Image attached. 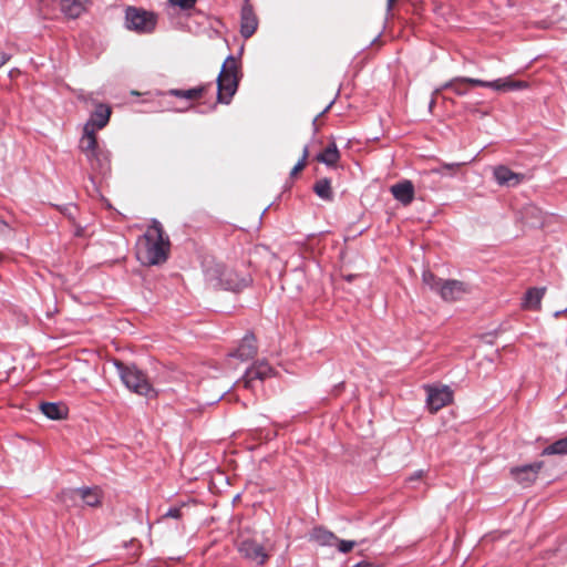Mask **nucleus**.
Returning a JSON list of instances; mask_svg holds the SVG:
<instances>
[{"instance_id":"obj_17","label":"nucleus","mask_w":567,"mask_h":567,"mask_svg":"<svg viewBox=\"0 0 567 567\" xmlns=\"http://www.w3.org/2000/svg\"><path fill=\"white\" fill-rule=\"evenodd\" d=\"M415 190L411 181H402L392 185V196L403 206L410 205L414 199Z\"/></svg>"},{"instance_id":"obj_34","label":"nucleus","mask_w":567,"mask_h":567,"mask_svg":"<svg viewBox=\"0 0 567 567\" xmlns=\"http://www.w3.org/2000/svg\"><path fill=\"white\" fill-rule=\"evenodd\" d=\"M334 546L339 549L340 553L347 554L353 549L355 546V542L353 540H343L337 537V542Z\"/></svg>"},{"instance_id":"obj_8","label":"nucleus","mask_w":567,"mask_h":567,"mask_svg":"<svg viewBox=\"0 0 567 567\" xmlns=\"http://www.w3.org/2000/svg\"><path fill=\"white\" fill-rule=\"evenodd\" d=\"M426 391V402L431 413H436L453 401V392L447 385L441 388L427 386Z\"/></svg>"},{"instance_id":"obj_29","label":"nucleus","mask_w":567,"mask_h":567,"mask_svg":"<svg viewBox=\"0 0 567 567\" xmlns=\"http://www.w3.org/2000/svg\"><path fill=\"white\" fill-rule=\"evenodd\" d=\"M166 92H158L157 96L159 97L158 103L162 107V111H168V112H185L188 111L192 107V104L185 105V106H176L168 97L171 95H166L165 99L162 96V94H165Z\"/></svg>"},{"instance_id":"obj_10","label":"nucleus","mask_w":567,"mask_h":567,"mask_svg":"<svg viewBox=\"0 0 567 567\" xmlns=\"http://www.w3.org/2000/svg\"><path fill=\"white\" fill-rule=\"evenodd\" d=\"M258 352L257 340L252 332H247L241 339L239 346L231 352L229 357L237 358L240 361L254 359Z\"/></svg>"},{"instance_id":"obj_2","label":"nucleus","mask_w":567,"mask_h":567,"mask_svg":"<svg viewBox=\"0 0 567 567\" xmlns=\"http://www.w3.org/2000/svg\"><path fill=\"white\" fill-rule=\"evenodd\" d=\"M243 76L240 64L237 59L229 54L220 69L217 76V102L229 104L233 96L238 90L240 79Z\"/></svg>"},{"instance_id":"obj_30","label":"nucleus","mask_w":567,"mask_h":567,"mask_svg":"<svg viewBox=\"0 0 567 567\" xmlns=\"http://www.w3.org/2000/svg\"><path fill=\"white\" fill-rule=\"evenodd\" d=\"M59 498L65 506H74L80 498V488L64 489L59 494Z\"/></svg>"},{"instance_id":"obj_22","label":"nucleus","mask_w":567,"mask_h":567,"mask_svg":"<svg viewBox=\"0 0 567 567\" xmlns=\"http://www.w3.org/2000/svg\"><path fill=\"white\" fill-rule=\"evenodd\" d=\"M40 410L51 420H63L68 414V409L63 404L55 402H42Z\"/></svg>"},{"instance_id":"obj_32","label":"nucleus","mask_w":567,"mask_h":567,"mask_svg":"<svg viewBox=\"0 0 567 567\" xmlns=\"http://www.w3.org/2000/svg\"><path fill=\"white\" fill-rule=\"evenodd\" d=\"M465 163H441L440 166L433 168V172L440 175L453 176Z\"/></svg>"},{"instance_id":"obj_21","label":"nucleus","mask_w":567,"mask_h":567,"mask_svg":"<svg viewBox=\"0 0 567 567\" xmlns=\"http://www.w3.org/2000/svg\"><path fill=\"white\" fill-rule=\"evenodd\" d=\"M90 0H60L61 11L69 18L76 19L85 10Z\"/></svg>"},{"instance_id":"obj_24","label":"nucleus","mask_w":567,"mask_h":567,"mask_svg":"<svg viewBox=\"0 0 567 567\" xmlns=\"http://www.w3.org/2000/svg\"><path fill=\"white\" fill-rule=\"evenodd\" d=\"M316 159L327 166H336L340 159V152L337 144L334 142L329 143L322 152L317 154Z\"/></svg>"},{"instance_id":"obj_33","label":"nucleus","mask_w":567,"mask_h":567,"mask_svg":"<svg viewBox=\"0 0 567 567\" xmlns=\"http://www.w3.org/2000/svg\"><path fill=\"white\" fill-rule=\"evenodd\" d=\"M308 157L309 146L306 145L302 150L301 158L298 161V163L292 167L290 172V177H295L299 172H301L306 167Z\"/></svg>"},{"instance_id":"obj_13","label":"nucleus","mask_w":567,"mask_h":567,"mask_svg":"<svg viewBox=\"0 0 567 567\" xmlns=\"http://www.w3.org/2000/svg\"><path fill=\"white\" fill-rule=\"evenodd\" d=\"M111 107L106 104L100 103L91 114L89 121L85 123L84 128L87 130H101L107 125L111 116Z\"/></svg>"},{"instance_id":"obj_41","label":"nucleus","mask_w":567,"mask_h":567,"mask_svg":"<svg viewBox=\"0 0 567 567\" xmlns=\"http://www.w3.org/2000/svg\"><path fill=\"white\" fill-rule=\"evenodd\" d=\"M421 478V474H417L416 476H412L410 477V481H413V480H420Z\"/></svg>"},{"instance_id":"obj_6","label":"nucleus","mask_w":567,"mask_h":567,"mask_svg":"<svg viewBox=\"0 0 567 567\" xmlns=\"http://www.w3.org/2000/svg\"><path fill=\"white\" fill-rule=\"evenodd\" d=\"M274 369L266 361H257L248 368L243 378L237 382L247 390H256L257 383H262L264 380L272 375Z\"/></svg>"},{"instance_id":"obj_42","label":"nucleus","mask_w":567,"mask_h":567,"mask_svg":"<svg viewBox=\"0 0 567 567\" xmlns=\"http://www.w3.org/2000/svg\"><path fill=\"white\" fill-rule=\"evenodd\" d=\"M395 0H392V3L394 2Z\"/></svg>"},{"instance_id":"obj_31","label":"nucleus","mask_w":567,"mask_h":567,"mask_svg":"<svg viewBox=\"0 0 567 567\" xmlns=\"http://www.w3.org/2000/svg\"><path fill=\"white\" fill-rule=\"evenodd\" d=\"M423 284L429 287L432 291L439 292L440 286L443 284V280L437 278L432 271L425 270L422 275Z\"/></svg>"},{"instance_id":"obj_11","label":"nucleus","mask_w":567,"mask_h":567,"mask_svg":"<svg viewBox=\"0 0 567 567\" xmlns=\"http://www.w3.org/2000/svg\"><path fill=\"white\" fill-rule=\"evenodd\" d=\"M542 467H543L542 462H537V463L528 464V465H524V466H517V467L511 468V475L519 484H523L524 486H528L536 481Z\"/></svg>"},{"instance_id":"obj_14","label":"nucleus","mask_w":567,"mask_h":567,"mask_svg":"<svg viewBox=\"0 0 567 567\" xmlns=\"http://www.w3.org/2000/svg\"><path fill=\"white\" fill-rule=\"evenodd\" d=\"M91 169L97 174L106 175L111 172V158L109 151L100 148L97 152L86 157Z\"/></svg>"},{"instance_id":"obj_18","label":"nucleus","mask_w":567,"mask_h":567,"mask_svg":"<svg viewBox=\"0 0 567 567\" xmlns=\"http://www.w3.org/2000/svg\"><path fill=\"white\" fill-rule=\"evenodd\" d=\"M210 83L202 84L196 87H192L188 90H181V89H171L166 91L165 94H162V96L165 99L166 95H172L177 99H185L187 101H193L200 99L210 87Z\"/></svg>"},{"instance_id":"obj_27","label":"nucleus","mask_w":567,"mask_h":567,"mask_svg":"<svg viewBox=\"0 0 567 567\" xmlns=\"http://www.w3.org/2000/svg\"><path fill=\"white\" fill-rule=\"evenodd\" d=\"M311 538L321 546H334L337 536L322 527L315 528Z\"/></svg>"},{"instance_id":"obj_12","label":"nucleus","mask_w":567,"mask_h":567,"mask_svg":"<svg viewBox=\"0 0 567 567\" xmlns=\"http://www.w3.org/2000/svg\"><path fill=\"white\" fill-rule=\"evenodd\" d=\"M258 28V18L254 12L252 6L246 2L240 12V34L244 39H249Z\"/></svg>"},{"instance_id":"obj_15","label":"nucleus","mask_w":567,"mask_h":567,"mask_svg":"<svg viewBox=\"0 0 567 567\" xmlns=\"http://www.w3.org/2000/svg\"><path fill=\"white\" fill-rule=\"evenodd\" d=\"M239 550L246 558H249L259 565L265 564L268 557L264 546L255 540H244L240 544Z\"/></svg>"},{"instance_id":"obj_40","label":"nucleus","mask_w":567,"mask_h":567,"mask_svg":"<svg viewBox=\"0 0 567 567\" xmlns=\"http://www.w3.org/2000/svg\"><path fill=\"white\" fill-rule=\"evenodd\" d=\"M386 13H390V0H386Z\"/></svg>"},{"instance_id":"obj_19","label":"nucleus","mask_w":567,"mask_h":567,"mask_svg":"<svg viewBox=\"0 0 567 567\" xmlns=\"http://www.w3.org/2000/svg\"><path fill=\"white\" fill-rule=\"evenodd\" d=\"M79 148L85 157H89V155H92L101 148L97 143L96 134L93 130L83 127V135L80 140Z\"/></svg>"},{"instance_id":"obj_35","label":"nucleus","mask_w":567,"mask_h":567,"mask_svg":"<svg viewBox=\"0 0 567 567\" xmlns=\"http://www.w3.org/2000/svg\"><path fill=\"white\" fill-rule=\"evenodd\" d=\"M172 6L178 7L182 10H190L195 7L197 0H168Z\"/></svg>"},{"instance_id":"obj_1","label":"nucleus","mask_w":567,"mask_h":567,"mask_svg":"<svg viewBox=\"0 0 567 567\" xmlns=\"http://www.w3.org/2000/svg\"><path fill=\"white\" fill-rule=\"evenodd\" d=\"M144 248L138 259L148 266L161 265L168 258L169 238L165 235L162 224L153 219L144 234Z\"/></svg>"},{"instance_id":"obj_7","label":"nucleus","mask_w":567,"mask_h":567,"mask_svg":"<svg viewBox=\"0 0 567 567\" xmlns=\"http://www.w3.org/2000/svg\"><path fill=\"white\" fill-rule=\"evenodd\" d=\"M216 272L219 285L225 290L239 291L250 284L248 276H240L236 270L224 266H217Z\"/></svg>"},{"instance_id":"obj_36","label":"nucleus","mask_w":567,"mask_h":567,"mask_svg":"<svg viewBox=\"0 0 567 567\" xmlns=\"http://www.w3.org/2000/svg\"><path fill=\"white\" fill-rule=\"evenodd\" d=\"M164 517L179 519L182 517V511L179 507H171L164 514Z\"/></svg>"},{"instance_id":"obj_37","label":"nucleus","mask_w":567,"mask_h":567,"mask_svg":"<svg viewBox=\"0 0 567 567\" xmlns=\"http://www.w3.org/2000/svg\"><path fill=\"white\" fill-rule=\"evenodd\" d=\"M334 101H331L324 109L321 113H319L315 120L312 121V125H313V130H315V133L318 131V125H317V121L320 116H322L323 114H326L332 106Z\"/></svg>"},{"instance_id":"obj_38","label":"nucleus","mask_w":567,"mask_h":567,"mask_svg":"<svg viewBox=\"0 0 567 567\" xmlns=\"http://www.w3.org/2000/svg\"><path fill=\"white\" fill-rule=\"evenodd\" d=\"M10 59V55L4 53L3 51H0V68L8 62Z\"/></svg>"},{"instance_id":"obj_5","label":"nucleus","mask_w":567,"mask_h":567,"mask_svg":"<svg viewBox=\"0 0 567 567\" xmlns=\"http://www.w3.org/2000/svg\"><path fill=\"white\" fill-rule=\"evenodd\" d=\"M125 28L140 34L152 33L157 24V14L143 8L130 6L125 9Z\"/></svg>"},{"instance_id":"obj_16","label":"nucleus","mask_w":567,"mask_h":567,"mask_svg":"<svg viewBox=\"0 0 567 567\" xmlns=\"http://www.w3.org/2000/svg\"><path fill=\"white\" fill-rule=\"evenodd\" d=\"M494 177L499 185L507 187L517 186L524 179L523 174L515 173L504 165H499L494 168Z\"/></svg>"},{"instance_id":"obj_23","label":"nucleus","mask_w":567,"mask_h":567,"mask_svg":"<svg viewBox=\"0 0 567 567\" xmlns=\"http://www.w3.org/2000/svg\"><path fill=\"white\" fill-rule=\"evenodd\" d=\"M522 215L524 223L530 227H540L544 224L543 210L534 205L526 206Z\"/></svg>"},{"instance_id":"obj_4","label":"nucleus","mask_w":567,"mask_h":567,"mask_svg":"<svg viewBox=\"0 0 567 567\" xmlns=\"http://www.w3.org/2000/svg\"><path fill=\"white\" fill-rule=\"evenodd\" d=\"M470 86L491 87L497 91H512L527 87V83L523 81H514L511 79L483 81L472 78H456L444 84V89H450L457 95L466 94L470 90Z\"/></svg>"},{"instance_id":"obj_3","label":"nucleus","mask_w":567,"mask_h":567,"mask_svg":"<svg viewBox=\"0 0 567 567\" xmlns=\"http://www.w3.org/2000/svg\"><path fill=\"white\" fill-rule=\"evenodd\" d=\"M112 363L116 368L122 382L130 391L147 399H152L157 395V392L151 384L147 375L135 364H125L118 359H112Z\"/></svg>"},{"instance_id":"obj_39","label":"nucleus","mask_w":567,"mask_h":567,"mask_svg":"<svg viewBox=\"0 0 567 567\" xmlns=\"http://www.w3.org/2000/svg\"><path fill=\"white\" fill-rule=\"evenodd\" d=\"M8 228V224L0 218V233H3Z\"/></svg>"},{"instance_id":"obj_25","label":"nucleus","mask_w":567,"mask_h":567,"mask_svg":"<svg viewBox=\"0 0 567 567\" xmlns=\"http://www.w3.org/2000/svg\"><path fill=\"white\" fill-rule=\"evenodd\" d=\"M102 492L97 486L94 487H81L80 499L91 507H96L101 504Z\"/></svg>"},{"instance_id":"obj_43","label":"nucleus","mask_w":567,"mask_h":567,"mask_svg":"<svg viewBox=\"0 0 567 567\" xmlns=\"http://www.w3.org/2000/svg\"><path fill=\"white\" fill-rule=\"evenodd\" d=\"M246 2H248V0H246Z\"/></svg>"},{"instance_id":"obj_9","label":"nucleus","mask_w":567,"mask_h":567,"mask_svg":"<svg viewBox=\"0 0 567 567\" xmlns=\"http://www.w3.org/2000/svg\"><path fill=\"white\" fill-rule=\"evenodd\" d=\"M468 292L470 289L463 281L451 279L443 281L437 293L443 300L453 302L462 299Z\"/></svg>"},{"instance_id":"obj_26","label":"nucleus","mask_w":567,"mask_h":567,"mask_svg":"<svg viewBox=\"0 0 567 567\" xmlns=\"http://www.w3.org/2000/svg\"><path fill=\"white\" fill-rule=\"evenodd\" d=\"M313 192L323 200L331 202L333 199V192L329 178L318 179L313 185Z\"/></svg>"},{"instance_id":"obj_20","label":"nucleus","mask_w":567,"mask_h":567,"mask_svg":"<svg viewBox=\"0 0 567 567\" xmlns=\"http://www.w3.org/2000/svg\"><path fill=\"white\" fill-rule=\"evenodd\" d=\"M545 291V288H529L524 296L522 308L525 310H539Z\"/></svg>"},{"instance_id":"obj_28","label":"nucleus","mask_w":567,"mask_h":567,"mask_svg":"<svg viewBox=\"0 0 567 567\" xmlns=\"http://www.w3.org/2000/svg\"><path fill=\"white\" fill-rule=\"evenodd\" d=\"M566 454H567V436L548 445L542 452V455H566Z\"/></svg>"}]
</instances>
